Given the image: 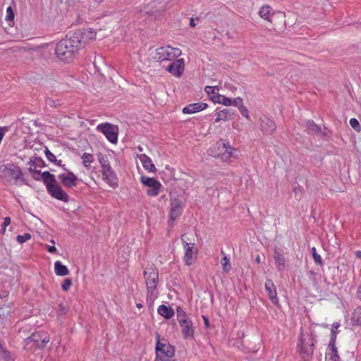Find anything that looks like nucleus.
<instances>
[{
  "label": "nucleus",
  "instance_id": "obj_20",
  "mask_svg": "<svg viewBox=\"0 0 361 361\" xmlns=\"http://www.w3.org/2000/svg\"><path fill=\"white\" fill-rule=\"evenodd\" d=\"M208 107V104L207 103L203 102H197V103H192L186 106H185L182 112L185 114H191L194 113H197L199 111H201L204 109H206Z\"/></svg>",
  "mask_w": 361,
  "mask_h": 361
},
{
  "label": "nucleus",
  "instance_id": "obj_53",
  "mask_svg": "<svg viewBox=\"0 0 361 361\" xmlns=\"http://www.w3.org/2000/svg\"><path fill=\"white\" fill-rule=\"evenodd\" d=\"M32 173V177L33 179L36 180H41V173L39 171H30Z\"/></svg>",
  "mask_w": 361,
  "mask_h": 361
},
{
  "label": "nucleus",
  "instance_id": "obj_14",
  "mask_svg": "<svg viewBox=\"0 0 361 361\" xmlns=\"http://www.w3.org/2000/svg\"><path fill=\"white\" fill-rule=\"evenodd\" d=\"M140 182L147 187L146 192L148 195L156 196L158 195V181L154 178H149L146 176L140 177Z\"/></svg>",
  "mask_w": 361,
  "mask_h": 361
},
{
  "label": "nucleus",
  "instance_id": "obj_55",
  "mask_svg": "<svg viewBox=\"0 0 361 361\" xmlns=\"http://www.w3.org/2000/svg\"><path fill=\"white\" fill-rule=\"evenodd\" d=\"M46 248L49 253H55L57 251V249L54 245H47Z\"/></svg>",
  "mask_w": 361,
  "mask_h": 361
},
{
  "label": "nucleus",
  "instance_id": "obj_46",
  "mask_svg": "<svg viewBox=\"0 0 361 361\" xmlns=\"http://www.w3.org/2000/svg\"><path fill=\"white\" fill-rule=\"evenodd\" d=\"M231 105H233L239 109L241 106L243 105V99L240 97L231 99Z\"/></svg>",
  "mask_w": 361,
  "mask_h": 361
},
{
  "label": "nucleus",
  "instance_id": "obj_22",
  "mask_svg": "<svg viewBox=\"0 0 361 361\" xmlns=\"http://www.w3.org/2000/svg\"><path fill=\"white\" fill-rule=\"evenodd\" d=\"M274 258L279 271H283L286 267V259L283 252L278 247H274Z\"/></svg>",
  "mask_w": 361,
  "mask_h": 361
},
{
  "label": "nucleus",
  "instance_id": "obj_41",
  "mask_svg": "<svg viewBox=\"0 0 361 361\" xmlns=\"http://www.w3.org/2000/svg\"><path fill=\"white\" fill-rule=\"evenodd\" d=\"M177 318L178 319H189L190 318L187 315L186 312L180 307H177L176 309Z\"/></svg>",
  "mask_w": 361,
  "mask_h": 361
},
{
  "label": "nucleus",
  "instance_id": "obj_9",
  "mask_svg": "<svg viewBox=\"0 0 361 361\" xmlns=\"http://www.w3.org/2000/svg\"><path fill=\"white\" fill-rule=\"evenodd\" d=\"M71 35L80 48L83 47L87 43L94 40L97 37L95 30L92 28L78 30Z\"/></svg>",
  "mask_w": 361,
  "mask_h": 361
},
{
  "label": "nucleus",
  "instance_id": "obj_44",
  "mask_svg": "<svg viewBox=\"0 0 361 361\" xmlns=\"http://www.w3.org/2000/svg\"><path fill=\"white\" fill-rule=\"evenodd\" d=\"M337 336V331L336 330H331L330 341L328 346H336V341Z\"/></svg>",
  "mask_w": 361,
  "mask_h": 361
},
{
  "label": "nucleus",
  "instance_id": "obj_63",
  "mask_svg": "<svg viewBox=\"0 0 361 361\" xmlns=\"http://www.w3.org/2000/svg\"><path fill=\"white\" fill-rule=\"evenodd\" d=\"M92 1L96 4H100L103 1H104L105 0H92Z\"/></svg>",
  "mask_w": 361,
  "mask_h": 361
},
{
  "label": "nucleus",
  "instance_id": "obj_58",
  "mask_svg": "<svg viewBox=\"0 0 361 361\" xmlns=\"http://www.w3.org/2000/svg\"><path fill=\"white\" fill-rule=\"evenodd\" d=\"M190 26L192 27H195L196 26L195 23V19L193 18H191L190 20Z\"/></svg>",
  "mask_w": 361,
  "mask_h": 361
},
{
  "label": "nucleus",
  "instance_id": "obj_15",
  "mask_svg": "<svg viewBox=\"0 0 361 361\" xmlns=\"http://www.w3.org/2000/svg\"><path fill=\"white\" fill-rule=\"evenodd\" d=\"M58 179L65 188L75 187L78 184V177L71 171L60 173Z\"/></svg>",
  "mask_w": 361,
  "mask_h": 361
},
{
  "label": "nucleus",
  "instance_id": "obj_32",
  "mask_svg": "<svg viewBox=\"0 0 361 361\" xmlns=\"http://www.w3.org/2000/svg\"><path fill=\"white\" fill-rule=\"evenodd\" d=\"M183 209H178L174 208H171L169 211V225L172 227L173 226V222L178 219V216L182 213Z\"/></svg>",
  "mask_w": 361,
  "mask_h": 361
},
{
  "label": "nucleus",
  "instance_id": "obj_34",
  "mask_svg": "<svg viewBox=\"0 0 361 361\" xmlns=\"http://www.w3.org/2000/svg\"><path fill=\"white\" fill-rule=\"evenodd\" d=\"M82 164L86 169H89L91 164L94 161L92 154L85 152L81 157Z\"/></svg>",
  "mask_w": 361,
  "mask_h": 361
},
{
  "label": "nucleus",
  "instance_id": "obj_52",
  "mask_svg": "<svg viewBox=\"0 0 361 361\" xmlns=\"http://www.w3.org/2000/svg\"><path fill=\"white\" fill-rule=\"evenodd\" d=\"M29 168L28 171H37V164L35 161L30 160L28 162Z\"/></svg>",
  "mask_w": 361,
  "mask_h": 361
},
{
  "label": "nucleus",
  "instance_id": "obj_54",
  "mask_svg": "<svg viewBox=\"0 0 361 361\" xmlns=\"http://www.w3.org/2000/svg\"><path fill=\"white\" fill-rule=\"evenodd\" d=\"M154 351H155V361L158 360V336H157L155 338V347H154Z\"/></svg>",
  "mask_w": 361,
  "mask_h": 361
},
{
  "label": "nucleus",
  "instance_id": "obj_39",
  "mask_svg": "<svg viewBox=\"0 0 361 361\" xmlns=\"http://www.w3.org/2000/svg\"><path fill=\"white\" fill-rule=\"evenodd\" d=\"M0 357L6 361H11L13 360V357L9 352L2 348L0 345Z\"/></svg>",
  "mask_w": 361,
  "mask_h": 361
},
{
  "label": "nucleus",
  "instance_id": "obj_61",
  "mask_svg": "<svg viewBox=\"0 0 361 361\" xmlns=\"http://www.w3.org/2000/svg\"><path fill=\"white\" fill-rule=\"evenodd\" d=\"M57 166H62V161L61 160H57L56 162H54Z\"/></svg>",
  "mask_w": 361,
  "mask_h": 361
},
{
  "label": "nucleus",
  "instance_id": "obj_18",
  "mask_svg": "<svg viewBox=\"0 0 361 361\" xmlns=\"http://www.w3.org/2000/svg\"><path fill=\"white\" fill-rule=\"evenodd\" d=\"M260 128L264 134L271 135L276 130L275 123L264 115L260 117Z\"/></svg>",
  "mask_w": 361,
  "mask_h": 361
},
{
  "label": "nucleus",
  "instance_id": "obj_17",
  "mask_svg": "<svg viewBox=\"0 0 361 361\" xmlns=\"http://www.w3.org/2000/svg\"><path fill=\"white\" fill-rule=\"evenodd\" d=\"M47 191L51 197L59 200L63 201L64 202H67L68 201V195L61 188V186L57 184L54 185H50Z\"/></svg>",
  "mask_w": 361,
  "mask_h": 361
},
{
  "label": "nucleus",
  "instance_id": "obj_59",
  "mask_svg": "<svg viewBox=\"0 0 361 361\" xmlns=\"http://www.w3.org/2000/svg\"><path fill=\"white\" fill-rule=\"evenodd\" d=\"M357 296L358 298L361 299V285L357 288Z\"/></svg>",
  "mask_w": 361,
  "mask_h": 361
},
{
  "label": "nucleus",
  "instance_id": "obj_10",
  "mask_svg": "<svg viewBox=\"0 0 361 361\" xmlns=\"http://www.w3.org/2000/svg\"><path fill=\"white\" fill-rule=\"evenodd\" d=\"M97 130L102 133L111 143L118 140V127L109 123H101L97 126Z\"/></svg>",
  "mask_w": 361,
  "mask_h": 361
},
{
  "label": "nucleus",
  "instance_id": "obj_27",
  "mask_svg": "<svg viewBox=\"0 0 361 361\" xmlns=\"http://www.w3.org/2000/svg\"><path fill=\"white\" fill-rule=\"evenodd\" d=\"M41 180H43L47 190L50 185H54L56 184L54 175L50 173L49 171H44L42 173Z\"/></svg>",
  "mask_w": 361,
  "mask_h": 361
},
{
  "label": "nucleus",
  "instance_id": "obj_19",
  "mask_svg": "<svg viewBox=\"0 0 361 361\" xmlns=\"http://www.w3.org/2000/svg\"><path fill=\"white\" fill-rule=\"evenodd\" d=\"M265 289L268 293L269 298L271 302L275 305H279V300L277 298L276 288L273 281L271 279H267L265 283Z\"/></svg>",
  "mask_w": 361,
  "mask_h": 361
},
{
  "label": "nucleus",
  "instance_id": "obj_12",
  "mask_svg": "<svg viewBox=\"0 0 361 361\" xmlns=\"http://www.w3.org/2000/svg\"><path fill=\"white\" fill-rule=\"evenodd\" d=\"M181 51L170 46L159 47V62L172 61L180 56Z\"/></svg>",
  "mask_w": 361,
  "mask_h": 361
},
{
  "label": "nucleus",
  "instance_id": "obj_24",
  "mask_svg": "<svg viewBox=\"0 0 361 361\" xmlns=\"http://www.w3.org/2000/svg\"><path fill=\"white\" fill-rule=\"evenodd\" d=\"M137 158L146 171L149 172H154L156 171L155 165L152 163L149 157L144 154H141L137 155Z\"/></svg>",
  "mask_w": 361,
  "mask_h": 361
},
{
  "label": "nucleus",
  "instance_id": "obj_8",
  "mask_svg": "<svg viewBox=\"0 0 361 361\" xmlns=\"http://www.w3.org/2000/svg\"><path fill=\"white\" fill-rule=\"evenodd\" d=\"M271 8L269 6H263L259 11V16L273 23L275 26H279L281 24H285V13L283 11H276L271 13Z\"/></svg>",
  "mask_w": 361,
  "mask_h": 361
},
{
  "label": "nucleus",
  "instance_id": "obj_31",
  "mask_svg": "<svg viewBox=\"0 0 361 361\" xmlns=\"http://www.w3.org/2000/svg\"><path fill=\"white\" fill-rule=\"evenodd\" d=\"M171 185H174V188L178 187L180 188V192L182 194L185 193L186 189L189 188L188 183L184 180L183 178H176L173 180V183L171 184Z\"/></svg>",
  "mask_w": 361,
  "mask_h": 361
},
{
  "label": "nucleus",
  "instance_id": "obj_30",
  "mask_svg": "<svg viewBox=\"0 0 361 361\" xmlns=\"http://www.w3.org/2000/svg\"><path fill=\"white\" fill-rule=\"evenodd\" d=\"M174 310L171 306L165 305H159V315L164 317L166 319H169L174 316Z\"/></svg>",
  "mask_w": 361,
  "mask_h": 361
},
{
  "label": "nucleus",
  "instance_id": "obj_3",
  "mask_svg": "<svg viewBox=\"0 0 361 361\" xmlns=\"http://www.w3.org/2000/svg\"><path fill=\"white\" fill-rule=\"evenodd\" d=\"M315 343L317 340L312 332L307 334L300 333L297 350L303 361H312Z\"/></svg>",
  "mask_w": 361,
  "mask_h": 361
},
{
  "label": "nucleus",
  "instance_id": "obj_5",
  "mask_svg": "<svg viewBox=\"0 0 361 361\" xmlns=\"http://www.w3.org/2000/svg\"><path fill=\"white\" fill-rule=\"evenodd\" d=\"M97 159L102 168L101 173L102 180L111 188H117L118 185V180L107 157L99 153L97 154Z\"/></svg>",
  "mask_w": 361,
  "mask_h": 361
},
{
  "label": "nucleus",
  "instance_id": "obj_11",
  "mask_svg": "<svg viewBox=\"0 0 361 361\" xmlns=\"http://www.w3.org/2000/svg\"><path fill=\"white\" fill-rule=\"evenodd\" d=\"M175 355V348L163 338L159 339V361H171Z\"/></svg>",
  "mask_w": 361,
  "mask_h": 361
},
{
  "label": "nucleus",
  "instance_id": "obj_1",
  "mask_svg": "<svg viewBox=\"0 0 361 361\" xmlns=\"http://www.w3.org/2000/svg\"><path fill=\"white\" fill-rule=\"evenodd\" d=\"M0 181L5 186H22L27 184L23 169L12 162L0 166Z\"/></svg>",
  "mask_w": 361,
  "mask_h": 361
},
{
  "label": "nucleus",
  "instance_id": "obj_33",
  "mask_svg": "<svg viewBox=\"0 0 361 361\" xmlns=\"http://www.w3.org/2000/svg\"><path fill=\"white\" fill-rule=\"evenodd\" d=\"M212 99L214 103L222 104L227 106L231 105V98L226 97L224 95H214Z\"/></svg>",
  "mask_w": 361,
  "mask_h": 361
},
{
  "label": "nucleus",
  "instance_id": "obj_60",
  "mask_svg": "<svg viewBox=\"0 0 361 361\" xmlns=\"http://www.w3.org/2000/svg\"><path fill=\"white\" fill-rule=\"evenodd\" d=\"M355 256L357 257V258H360L361 259V251L358 250L355 252Z\"/></svg>",
  "mask_w": 361,
  "mask_h": 361
},
{
  "label": "nucleus",
  "instance_id": "obj_48",
  "mask_svg": "<svg viewBox=\"0 0 361 361\" xmlns=\"http://www.w3.org/2000/svg\"><path fill=\"white\" fill-rule=\"evenodd\" d=\"M45 155L47 159L51 162H56V158L55 155L51 153L49 149H46Z\"/></svg>",
  "mask_w": 361,
  "mask_h": 361
},
{
  "label": "nucleus",
  "instance_id": "obj_21",
  "mask_svg": "<svg viewBox=\"0 0 361 361\" xmlns=\"http://www.w3.org/2000/svg\"><path fill=\"white\" fill-rule=\"evenodd\" d=\"M305 127L308 134H314L319 137H324L326 135V133L322 130L321 128L312 120L307 121Z\"/></svg>",
  "mask_w": 361,
  "mask_h": 361
},
{
  "label": "nucleus",
  "instance_id": "obj_40",
  "mask_svg": "<svg viewBox=\"0 0 361 361\" xmlns=\"http://www.w3.org/2000/svg\"><path fill=\"white\" fill-rule=\"evenodd\" d=\"M73 285V281L70 278H66L63 280V283L61 284V289L64 292H67L69 290L70 288Z\"/></svg>",
  "mask_w": 361,
  "mask_h": 361
},
{
  "label": "nucleus",
  "instance_id": "obj_45",
  "mask_svg": "<svg viewBox=\"0 0 361 361\" xmlns=\"http://www.w3.org/2000/svg\"><path fill=\"white\" fill-rule=\"evenodd\" d=\"M14 19V13L11 6H8L6 9V20L13 22Z\"/></svg>",
  "mask_w": 361,
  "mask_h": 361
},
{
  "label": "nucleus",
  "instance_id": "obj_23",
  "mask_svg": "<svg viewBox=\"0 0 361 361\" xmlns=\"http://www.w3.org/2000/svg\"><path fill=\"white\" fill-rule=\"evenodd\" d=\"M215 115L216 116L215 122L218 123L220 122L221 121H227L232 120L233 118L234 112L228 109H224L223 110L218 111L217 109L216 110Z\"/></svg>",
  "mask_w": 361,
  "mask_h": 361
},
{
  "label": "nucleus",
  "instance_id": "obj_29",
  "mask_svg": "<svg viewBox=\"0 0 361 361\" xmlns=\"http://www.w3.org/2000/svg\"><path fill=\"white\" fill-rule=\"evenodd\" d=\"M54 272L59 276H65L69 274V270L61 262L56 261L54 262Z\"/></svg>",
  "mask_w": 361,
  "mask_h": 361
},
{
  "label": "nucleus",
  "instance_id": "obj_7",
  "mask_svg": "<svg viewBox=\"0 0 361 361\" xmlns=\"http://www.w3.org/2000/svg\"><path fill=\"white\" fill-rule=\"evenodd\" d=\"M50 341L49 336L44 331H36L25 341V348L29 352L44 348Z\"/></svg>",
  "mask_w": 361,
  "mask_h": 361
},
{
  "label": "nucleus",
  "instance_id": "obj_13",
  "mask_svg": "<svg viewBox=\"0 0 361 361\" xmlns=\"http://www.w3.org/2000/svg\"><path fill=\"white\" fill-rule=\"evenodd\" d=\"M166 71L176 77H180L185 69V63L183 59H179L170 61L169 65L161 66Z\"/></svg>",
  "mask_w": 361,
  "mask_h": 361
},
{
  "label": "nucleus",
  "instance_id": "obj_4",
  "mask_svg": "<svg viewBox=\"0 0 361 361\" xmlns=\"http://www.w3.org/2000/svg\"><path fill=\"white\" fill-rule=\"evenodd\" d=\"M144 276L147 290V302L151 307L158 296V292L156 290L158 283V271L152 267H147Z\"/></svg>",
  "mask_w": 361,
  "mask_h": 361
},
{
  "label": "nucleus",
  "instance_id": "obj_36",
  "mask_svg": "<svg viewBox=\"0 0 361 361\" xmlns=\"http://www.w3.org/2000/svg\"><path fill=\"white\" fill-rule=\"evenodd\" d=\"M351 322L354 326H361V307L355 310L351 317Z\"/></svg>",
  "mask_w": 361,
  "mask_h": 361
},
{
  "label": "nucleus",
  "instance_id": "obj_43",
  "mask_svg": "<svg viewBox=\"0 0 361 361\" xmlns=\"http://www.w3.org/2000/svg\"><path fill=\"white\" fill-rule=\"evenodd\" d=\"M350 126L356 131L360 132L361 130V126L357 119L353 118L350 120Z\"/></svg>",
  "mask_w": 361,
  "mask_h": 361
},
{
  "label": "nucleus",
  "instance_id": "obj_16",
  "mask_svg": "<svg viewBox=\"0 0 361 361\" xmlns=\"http://www.w3.org/2000/svg\"><path fill=\"white\" fill-rule=\"evenodd\" d=\"M178 323L182 329L183 338H194V328L191 319H178Z\"/></svg>",
  "mask_w": 361,
  "mask_h": 361
},
{
  "label": "nucleus",
  "instance_id": "obj_49",
  "mask_svg": "<svg viewBox=\"0 0 361 361\" xmlns=\"http://www.w3.org/2000/svg\"><path fill=\"white\" fill-rule=\"evenodd\" d=\"M239 111L240 112V114L244 116L246 118L249 119L250 118V116H249V111H248V109H247V107L244 105L241 106L239 109Z\"/></svg>",
  "mask_w": 361,
  "mask_h": 361
},
{
  "label": "nucleus",
  "instance_id": "obj_35",
  "mask_svg": "<svg viewBox=\"0 0 361 361\" xmlns=\"http://www.w3.org/2000/svg\"><path fill=\"white\" fill-rule=\"evenodd\" d=\"M221 254L224 255V257L221 259L222 269L224 272L228 273L231 269L230 258L225 255V252H224L223 250H221Z\"/></svg>",
  "mask_w": 361,
  "mask_h": 361
},
{
  "label": "nucleus",
  "instance_id": "obj_64",
  "mask_svg": "<svg viewBox=\"0 0 361 361\" xmlns=\"http://www.w3.org/2000/svg\"><path fill=\"white\" fill-rule=\"evenodd\" d=\"M8 293L7 292H4L3 295L0 294V298L7 297Z\"/></svg>",
  "mask_w": 361,
  "mask_h": 361
},
{
  "label": "nucleus",
  "instance_id": "obj_50",
  "mask_svg": "<svg viewBox=\"0 0 361 361\" xmlns=\"http://www.w3.org/2000/svg\"><path fill=\"white\" fill-rule=\"evenodd\" d=\"M204 90L208 94H214L216 93V90L219 91V89L216 86H206Z\"/></svg>",
  "mask_w": 361,
  "mask_h": 361
},
{
  "label": "nucleus",
  "instance_id": "obj_38",
  "mask_svg": "<svg viewBox=\"0 0 361 361\" xmlns=\"http://www.w3.org/2000/svg\"><path fill=\"white\" fill-rule=\"evenodd\" d=\"M311 254L312 256V258L317 265L322 266L324 264L323 260L321 257V256L317 252V250L314 247H312L311 249Z\"/></svg>",
  "mask_w": 361,
  "mask_h": 361
},
{
  "label": "nucleus",
  "instance_id": "obj_26",
  "mask_svg": "<svg viewBox=\"0 0 361 361\" xmlns=\"http://www.w3.org/2000/svg\"><path fill=\"white\" fill-rule=\"evenodd\" d=\"M174 171L175 169L173 168L166 166L165 167V170L161 171V173H159L161 178L165 183L173 181V180L175 179Z\"/></svg>",
  "mask_w": 361,
  "mask_h": 361
},
{
  "label": "nucleus",
  "instance_id": "obj_42",
  "mask_svg": "<svg viewBox=\"0 0 361 361\" xmlns=\"http://www.w3.org/2000/svg\"><path fill=\"white\" fill-rule=\"evenodd\" d=\"M31 239V235L28 233H24L23 235H18L16 238V240L18 243H23Z\"/></svg>",
  "mask_w": 361,
  "mask_h": 361
},
{
  "label": "nucleus",
  "instance_id": "obj_6",
  "mask_svg": "<svg viewBox=\"0 0 361 361\" xmlns=\"http://www.w3.org/2000/svg\"><path fill=\"white\" fill-rule=\"evenodd\" d=\"M238 150L231 147L229 142L220 139L211 149V154L214 157H220L224 161H228L231 158H236Z\"/></svg>",
  "mask_w": 361,
  "mask_h": 361
},
{
  "label": "nucleus",
  "instance_id": "obj_57",
  "mask_svg": "<svg viewBox=\"0 0 361 361\" xmlns=\"http://www.w3.org/2000/svg\"><path fill=\"white\" fill-rule=\"evenodd\" d=\"M340 326V323L338 322H334L333 324H332V329H334V330H336Z\"/></svg>",
  "mask_w": 361,
  "mask_h": 361
},
{
  "label": "nucleus",
  "instance_id": "obj_28",
  "mask_svg": "<svg viewBox=\"0 0 361 361\" xmlns=\"http://www.w3.org/2000/svg\"><path fill=\"white\" fill-rule=\"evenodd\" d=\"M326 361H339L340 357L338 354V350L336 346H328L327 352L326 353Z\"/></svg>",
  "mask_w": 361,
  "mask_h": 361
},
{
  "label": "nucleus",
  "instance_id": "obj_51",
  "mask_svg": "<svg viewBox=\"0 0 361 361\" xmlns=\"http://www.w3.org/2000/svg\"><path fill=\"white\" fill-rule=\"evenodd\" d=\"M11 224V218L10 217H5L4 219V222L2 224V230L3 232H5L6 228Z\"/></svg>",
  "mask_w": 361,
  "mask_h": 361
},
{
  "label": "nucleus",
  "instance_id": "obj_37",
  "mask_svg": "<svg viewBox=\"0 0 361 361\" xmlns=\"http://www.w3.org/2000/svg\"><path fill=\"white\" fill-rule=\"evenodd\" d=\"M170 196L171 199V208L178 209H182V201L176 198L172 195V192H170Z\"/></svg>",
  "mask_w": 361,
  "mask_h": 361
},
{
  "label": "nucleus",
  "instance_id": "obj_56",
  "mask_svg": "<svg viewBox=\"0 0 361 361\" xmlns=\"http://www.w3.org/2000/svg\"><path fill=\"white\" fill-rule=\"evenodd\" d=\"M202 319L204 320V324L206 328H208L209 326V318L207 316L202 315Z\"/></svg>",
  "mask_w": 361,
  "mask_h": 361
},
{
  "label": "nucleus",
  "instance_id": "obj_2",
  "mask_svg": "<svg viewBox=\"0 0 361 361\" xmlns=\"http://www.w3.org/2000/svg\"><path fill=\"white\" fill-rule=\"evenodd\" d=\"M80 49L72 35H70L58 42L55 53L59 59L68 62L72 60L75 53Z\"/></svg>",
  "mask_w": 361,
  "mask_h": 361
},
{
  "label": "nucleus",
  "instance_id": "obj_62",
  "mask_svg": "<svg viewBox=\"0 0 361 361\" xmlns=\"http://www.w3.org/2000/svg\"><path fill=\"white\" fill-rule=\"evenodd\" d=\"M255 262L257 263V264H260L261 263V260H260V257L258 255L256 259H255Z\"/></svg>",
  "mask_w": 361,
  "mask_h": 361
},
{
  "label": "nucleus",
  "instance_id": "obj_25",
  "mask_svg": "<svg viewBox=\"0 0 361 361\" xmlns=\"http://www.w3.org/2000/svg\"><path fill=\"white\" fill-rule=\"evenodd\" d=\"M183 243L184 244V248L185 250V253L184 256V259L185 262V264L188 266L191 265L193 262V246L194 244H189L188 243L184 241L183 240Z\"/></svg>",
  "mask_w": 361,
  "mask_h": 361
},
{
  "label": "nucleus",
  "instance_id": "obj_47",
  "mask_svg": "<svg viewBox=\"0 0 361 361\" xmlns=\"http://www.w3.org/2000/svg\"><path fill=\"white\" fill-rule=\"evenodd\" d=\"M293 191L295 192L296 197H298V200L301 198L302 195L304 192L302 187L299 185L295 186Z\"/></svg>",
  "mask_w": 361,
  "mask_h": 361
}]
</instances>
